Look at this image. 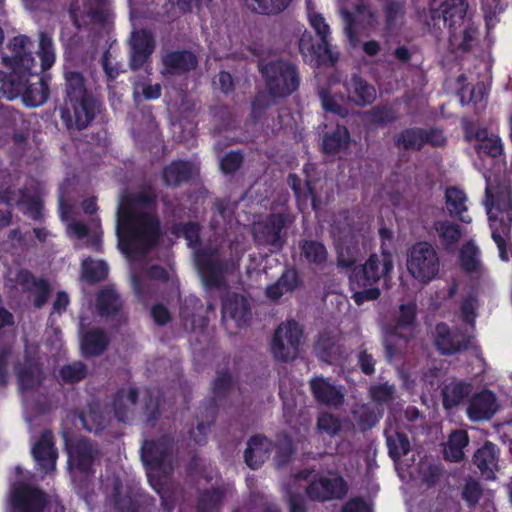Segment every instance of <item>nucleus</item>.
I'll return each mask as SVG.
<instances>
[{
	"instance_id": "nucleus-5",
	"label": "nucleus",
	"mask_w": 512,
	"mask_h": 512,
	"mask_svg": "<svg viewBox=\"0 0 512 512\" xmlns=\"http://www.w3.org/2000/svg\"><path fill=\"white\" fill-rule=\"evenodd\" d=\"M309 22L318 39L307 32L300 37L298 47L304 62L315 68L333 67L338 61V53L331 49L329 25L319 13L311 14Z\"/></svg>"
},
{
	"instance_id": "nucleus-52",
	"label": "nucleus",
	"mask_w": 512,
	"mask_h": 512,
	"mask_svg": "<svg viewBox=\"0 0 512 512\" xmlns=\"http://www.w3.org/2000/svg\"><path fill=\"white\" fill-rule=\"evenodd\" d=\"M424 128L409 127L401 130L394 138V144L404 150L420 151L423 148Z\"/></svg>"
},
{
	"instance_id": "nucleus-23",
	"label": "nucleus",
	"mask_w": 512,
	"mask_h": 512,
	"mask_svg": "<svg viewBox=\"0 0 512 512\" xmlns=\"http://www.w3.org/2000/svg\"><path fill=\"white\" fill-rule=\"evenodd\" d=\"M221 313L223 319L234 320L239 328L248 325L252 317L248 299L232 291L226 292L222 297Z\"/></svg>"
},
{
	"instance_id": "nucleus-58",
	"label": "nucleus",
	"mask_w": 512,
	"mask_h": 512,
	"mask_svg": "<svg viewBox=\"0 0 512 512\" xmlns=\"http://www.w3.org/2000/svg\"><path fill=\"white\" fill-rule=\"evenodd\" d=\"M224 494L219 488L206 490L198 500V512H218L223 501Z\"/></svg>"
},
{
	"instance_id": "nucleus-3",
	"label": "nucleus",
	"mask_w": 512,
	"mask_h": 512,
	"mask_svg": "<svg viewBox=\"0 0 512 512\" xmlns=\"http://www.w3.org/2000/svg\"><path fill=\"white\" fill-rule=\"evenodd\" d=\"M63 104L60 117L69 130L86 129L103 110L100 97L87 86L83 73L77 70L64 72Z\"/></svg>"
},
{
	"instance_id": "nucleus-27",
	"label": "nucleus",
	"mask_w": 512,
	"mask_h": 512,
	"mask_svg": "<svg viewBox=\"0 0 512 512\" xmlns=\"http://www.w3.org/2000/svg\"><path fill=\"white\" fill-rule=\"evenodd\" d=\"M341 337L338 333L330 330H324L319 333L314 344V353L316 357L328 364L341 358L343 350Z\"/></svg>"
},
{
	"instance_id": "nucleus-10",
	"label": "nucleus",
	"mask_w": 512,
	"mask_h": 512,
	"mask_svg": "<svg viewBox=\"0 0 512 512\" xmlns=\"http://www.w3.org/2000/svg\"><path fill=\"white\" fill-rule=\"evenodd\" d=\"M406 266L414 279L427 284L438 275L440 259L432 244L419 241L409 249Z\"/></svg>"
},
{
	"instance_id": "nucleus-46",
	"label": "nucleus",
	"mask_w": 512,
	"mask_h": 512,
	"mask_svg": "<svg viewBox=\"0 0 512 512\" xmlns=\"http://www.w3.org/2000/svg\"><path fill=\"white\" fill-rule=\"evenodd\" d=\"M233 388L234 379L229 370H218L212 383V406L214 409L230 395Z\"/></svg>"
},
{
	"instance_id": "nucleus-28",
	"label": "nucleus",
	"mask_w": 512,
	"mask_h": 512,
	"mask_svg": "<svg viewBox=\"0 0 512 512\" xmlns=\"http://www.w3.org/2000/svg\"><path fill=\"white\" fill-rule=\"evenodd\" d=\"M497 411L495 394L485 389L475 394L467 407V415L472 421L489 420Z\"/></svg>"
},
{
	"instance_id": "nucleus-57",
	"label": "nucleus",
	"mask_w": 512,
	"mask_h": 512,
	"mask_svg": "<svg viewBox=\"0 0 512 512\" xmlns=\"http://www.w3.org/2000/svg\"><path fill=\"white\" fill-rule=\"evenodd\" d=\"M87 376V366L82 361L63 365L59 370L60 379L66 384H75Z\"/></svg>"
},
{
	"instance_id": "nucleus-39",
	"label": "nucleus",
	"mask_w": 512,
	"mask_h": 512,
	"mask_svg": "<svg viewBox=\"0 0 512 512\" xmlns=\"http://www.w3.org/2000/svg\"><path fill=\"white\" fill-rule=\"evenodd\" d=\"M499 448L490 441H486L474 454V464L487 479L494 478L498 466Z\"/></svg>"
},
{
	"instance_id": "nucleus-26",
	"label": "nucleus",
	"mask_w": 512,
	"mask_h": 512,
	"mask_svg": "<svg viewBox=\"0 0 512 512\" xmlns=\"http://www.w3.org/2000/svg\"><path fill=\"white\" fill-rule=\"evenodd\" d=\"M32 455L44 473L55 469L57 452L54 447V435L44 430L32 448Z\"/></svg>"
},
{
	"instance_id": "nucleus-45",
	"label": "nucleus",
	"mask_w": 512,
	"mask_h": 512,
	"mask_svg": "<svg viewBox=\"0 0 512 512\" xmlns=\"http://www.w3.org/2000/svg\"><path fill=\"white\" fill-rule=\"evenodd\" d=\"M323 110L341 118L349 115V109L344 104L346 96L342 93H332L329 88H321L318 92Z\"/></svg>"
},
{
	"instance_id": "nucleus-4",
	"label": "nucleus",
	"mask_w": 512,
	"mask_h": 512,
	"mask_svg": "<svg viewBox=\"0 0 512 512\" xmlns=\"http://www.w3.org/2000/svg\"><path fill=\"white\" fill-rule=\"evenodd\" d=\"M483 204L488 216L491 237L498 248L499 257L502 261H508L507 246L511 240L512 229L511 187L498 184L494 191L489 180H487Z\"/></svg>"
},
{
	"instance_id": "nucleus-51",
	"label": "nucleus",
	"mask_w": 512,
	"mask_h": 512,
	"mask_svg": "<svg viewBox=\"0 0 512 512\" xmlns=\"http://www.w3.org/2000/svg\"><path fill=\"white\" fill-rule=\"evenodd\" d=\"M382 10L385 21L384 29L387 33H392L404 18L405 2L403 0H385Z\"/></svg>"
},
{
	"instance_id": "nucleus-17",
	"label": "nucleus",
	"mask_w": 512,
	"mask_h": 512,
	"mask_svg": "<svg viewBox=\"0 0 512 512\" xmlns=\"http://www.w3.org/2000/svg\"><path fill=\"white\" fill-rule=\"evenodd\" d=\"M471 339L463 330L451 329L445 322H440L435 327L434 344L442 355L450 356L468 350Z\"/></svg>"
},
{
	"instance_id": "nucleus-63",
	"label": "nucleus",
	"mask_w": 512,
	"mask_h": 512,
	"mask_svg": "<svg viewBox=\"0 0 512 512\" xmlns=\"http://www.w3.org/2000/svg\"><path fill=\"white\" fill-rule=\"evenodd\" d=\"M483 495V489L481 484L474 480H467L462 489V499L466 502L467 506L472 508L475 507Z\"/></svg>"
},
{
	"instance_id": "nucleus-59",
	"label": "nucleus",
	"mask_w": 512,
	"mask_h": 512,
	"mask_svg": "<svg viewBox=\"0 0 512 512\" xmlns=\"http://www.w3.org/2000/svg\"><path fill=\"white\" fill-rule=\"evenodd\" d=\"M369 395L377 406L383 407L394 400L395 387L387 382L374 384L369 387Z\"/></svg>"
},
{
	"instance_id": "nucleus-20",
	"label": "nucleus",
	"mask_w": 512,
	"mask_h": 512,
	"mask_svg": "<svg viewBox=\"0 0 512 512\" xmlns=\"http://www.w3.org/2000/svg\"><path fill=\"white\" fill-rule=\"evenodd\" d=\"M416 304L406 303L401 304L399 307V315L393 325H390L386 329L384 338V347L389 357L396 353V346L392 343V340L396 337H403L401 332L404 330L412 331L416 326Z\"/></svg>"
},
{
	"instance_id": "nucleus-21",
	"label": "nucleus",
	"mask_w": 512,
	"mask_h": 512,
	"mask_svg": "<svg viewBox=\"0 0 512 512\" xmlns=\"http://www.w3.org/2000/svg\"><path fill=\"white\" fill-rule=\"evenodd\" d=\"M346 101L357 107H366L373 104L377 98L375 87L360 74L353 73L343 81Z\"/></svg>"
},
{
	"instance_id": "nucleus-16",
	"label": "nucleus",
	"mask_w": 512,
	"mask_h": 512,
	"mask_svg": "<svg viewBox=\"0 0 512 512\" xmlns=\"http://www.w3.org/2000/svg\"><path fill=\"white\" fill-rule=\"evenodd\" d=\"M175 444V438L171 434L145 440L141 447L144 464L150 469L159 470L165 463H171Z\"/></svg>"
},
{
	"instance_id": "nucleus-15",
	"label": "nucleus",
	"mask_w": 512,
	"mask_h": 512,
	"mask_svg": "<svg viewBox=\"0 0 512 512\" xmlns=\"http://www.w3.org/2000/svg\"><path fill=\"white\" fill-rule=\"evenodd\" d=\"M305 492L310 500L323 503L345 498L349 492V485L341 475L320 476L309 483Z\"/></svg>"
},
{
	"instance_id": "nucleus-44",
	"label": "nucleus",
	"mask_w": 512,
	"mask_h": 512,
	"mask_svg": "<svg viewBox=\"0 0 512 512\" xmlns=\"http://www.w3.org/2000/svg\"><path fill=\"white\" fill-rule=\"evenodd\" d=\"M399 118L397 108L391 104L380 103L365 111L363 119L367 124L374 127H384L396 122Z\"/></svg>"
},
{
	"instance_id": "nucleus-53",
	"label": "nucleus",
	"mask_w": 512,
	"mask_h": 512,
	"mask_svg": "<svg viewBox=\"0 0 512 512\" xmlns=\"http://www.w3.org/2000/svg\"><path fill=\"white\" fill-rule=\"evenodd\" d=\"M292 0H245L247 8L261 15H277L287 9Z\"/></svg>"
},
{
	"instance_id": "nucleus-36",
	"label": "nucleus",
	"mask_w": 512,
	"mask_h": 512,
	"mask_svg": "<svg viewBox=\"0 0 512 512\" xmlns=\"http://www.w3.org/2000/svg\"><path fill=\"white\" fill-rule=\"evenodd\" d=\"M444 200L448 215L457 218L459 221L469 224L472 218L465 215L468 211L466 202L468 200L466 193L457 186H449L445 190Z\"/></svg>"
},
{
	"instance_id": "nucleus-50",
	"label": "nucleus",
	"mask_w": 512,
	"mask_h": 512,
	"mask_svg": "<svg viewBox=\"0 0 512 512\" xmlns=\"http://www.w3.org/2000/svg\"><path fill=\"white\" fill-rule=\"evenodd\" d=\"M471 392V386L465 382H451L442 389V402L446 409L458 406Z\"/></svg>"
},
{
	"instance_id": "nucleus-11",
	"label": "nucleus",
	"mask_w": 512,
	"mask_h": 512,
	"mask_svg": "<svg viewBox=\"0 0 512 512\" xmlns=\"http://www.w3.org/2000/svg\"><path fill=\"white\" fill-rule=\"evenodd\" d=\"M461 126L464 140L474 142L473 148L480 158H498L504 154L503 142L498 134L468 118L462 119Z\"/></svg>"
},
{
	"instance_id": "nucleus-61",
	"label": "nucleus",
	"mask_w": 512,
	"mask_h": 512,
	"mask_svg": "<svg viewBox=\"0 0 512 512\" xmlns=\"http://www.w3.org/2000/svg\"><path fill=\"white\" fill-rule=\"evenodd\" d=\"M244 154L241 150L230 151L220 160V170L225 175H234L243 165Z\"/></svg>"
},
{
	"instance_id": "nucleus-54",
	"label": "nucleus",
	"mask_w": 512,
	"mask_h": 512,
	"mask_svg": "<svg viewBox=\"0 0 512 512\" xmlns=\"http://www.w3.org/2000/svg\"><path fill=\"white\" fill-rule=\"evenodd\" d=\"M386 443L388 455L394 462L406 456L411 449L409 438L404 432H395L394 434L387 435Z\"/></svg>"
},
{
	"instance_id": "nucleus-37",
	"label": "nucleus",
	"mask_w": 512,
	"mask_h": 512,
	"mask_svg": "<svg viewBox=\"0 0 512 512\" xmlns=\"http://www.w3.org/2000/svg\"><path fill=\"white\" fill-rule=\"evenodd\" d=\"M463 29L458 32V28L449 31V43L456 50L463 53L470 52L478 40L479 27L472 19L462 23Z\"/></svg>"
},
{
	"instance_id": "nucleus-25",
	"label": "nucleus",
	"mask_w": 512,
	"mask_h": 512,
	"mask_svg": "<svg viewBox=\"0 0 512 512\" xmlns=\"http://www.w3.org/2000/svg\"><path fill=\"white\" fill-rule=\"evenodd\" d=\"M310 390L317 403L339 408L344 403V394L339 387L332 384L329 379L322 376L314 377L310 380Z\"/></svg>"
},
{
	"instance_id": "nucleus-33",
	"label": "nucleus",
	"mask_w": 512,
	"mask_h": 512,
	"mask_svg": "<svg viewBox=\"0 0 512 512\" xmlns=\"http://www.w3.org/2000/svg\"><path fill=\"white\" fill-rule=\"evenodd\" d=\"M270 452L271 442L268 438L261 434L253 435L247 442L244 461L251 469H258L269 458Z\"/></svg>"
},
{
	"instance_id": "nucleus-41",
	"label": "nucleus",
	"mask_w": 512,
	"mask_h": 512,
	"mask_svg": "<svg viewBox=\"0 0 512 512\" xmlns=\"http://www.w3.org/2000/svg\"><path fill=\"white\" fill-rule=\"evenodd\" d=\"M468 3L466 0H445L441 4L444 25L450 30L460 28L466 22Z\"/></svg>"
},
{
	"instance_id": "nucleus-56",
	"label": "nucleus",
	"mask_w": 512,
	"mask_h": 512,
	"mask_svg": "<svg viewBox=\"0 0 512 512\" xmlns=\"http://www.w3.org/2000/svg\"><path fill=\"white\" fill-rule=\"evenodd\" d=\"M38 55L41 61V71L45 72L50 69L55 63V49L52 38L42 32L39 37Z\"/></svg>"
},
{
	"instance_id": "nucleus-62",
	"label": "nucleus",
	"mask_w": 512,
	"mask_h": 512,
	"mask_svg": "<svg viewBox=\"0 0 512 512\" xmlns=\"http://www.w3.org/2000/svg\"><path fill=\"white\" fill-rule=\"evenodd\" d=\"M111 502L119 512H137L138 507L131 495L123 494L119 486H115L111 495Z\"/></svg>"
},
{
	"instance_id": "nucleus-1",
	"label": "nucleus",
	"mask_w": 512,
	"mask_h": 512,
	"mask_svg": "<svg viewBox=\"0 0 512 512\" xmlns=\"http://www.w3.org/2000/svg\"><path fill=\"white\" fill-rule=\"evenodd\" d=\"M31 41L25 36L14 37L10 43L12 56H3L0 70L2 96L8 100L21 97L27 107L43 105L49 98L51 77L33 71L35 59L30 50Z\"/></svg>"
},
{
	"instance_id": "nucleus-60",
	"label": "nucleus",
	"mask_w": 512,
	"mask_h": 512,
	"mask_svg": "<svg viewBox=\"0 0 512 512\" xmlns=\"http://www.w3.org/2000/svg\"><path fill=\"white\" fill-rule=\"evenodd\" d=\"M316 428L319 433L334 437L342 430V423L339 417L325 412L318 416Z\"/></svg>"
},
{
	"instance_id": "nucleus-24",
	"label": "nucleus",
	"mask_w": 512,
	"mask_h": 512,
	"mask_svg": "<svg viewBox=\"0 0 512 512\" xmlns=\"http://www.w3.org/2000/svg\"><path fill=\"white\" fill-rule=\"evenodd\" d=\"M162 74L182 76L194 70L198 65L195 53L187 49H177L162 55Z\"/></svg>"
},
{
	"instance_id": "nucleus-32",
	"label": "nucleus",
	"mask_w": 512,
	"mask_h": 512,
	"mask_svg": "<svg viewBox=\"0 0 512 512\" xmlns=\"http://www.w3.org/2000/svg\"><path fill=\"white\" fill-rule=\"evenodd\" d=\"M139 398L137 387L119 388L112 397V409L119 422L127 423Z\"/></svg>"
},
{
	"instance_id": "nucleus-49",
	"label": "nucleus",
	"mask_w": 512,
	"mask_h": 512,
	"mask_svg": "<svg viewBox=\"0 0 512 512\" xmlns=\"http://www.w3.org/2000/svg\"><path fill=\"white\" fill-rule=\"evenodd\" d=\"M108 273L109 267L103 260L88 257L81 263V278L90 285L104 281Z\"/></svg>"
},
{
	"instance_id": "nucleus-19",
	"label": "nucleus",
	"mask_w": 512,
	"mask_h": 512,
	"mask_svg": "<svg viewBox=\"0 0 512 512\" xmlns=\"http://www.w3.org/2000/svg\"><path fill=\"white\" fill-rule=\"evenodd\" d=\"M130 47L129 66L137 71L149 62L156 48V40L151 31L140 29L132 33Z\"/></svg>"
},
{
	"instance_id": "nucleus-48",
	"label": "nucleus",
	"mask_w": 512,
	"mask_h": 512,
	"mask_svg": "<svg viewBox=\"0 0 512 512\" xmlns=\"http://www.w3.org/2000/svg\"><path fill=\"white\" fill-rule=\"evenodd\" d=\"M350 142V133L346 126L337 125L332 132H328L323 137V153L334 155L345 148Z\"/></svg>"
},
{
	"instance_id": "nucleus-43",
	"label": "nucleus",
	"mask_w": 512,
	"mask_h": 512,
	"mask_svg": "<svg viewBox=\"0 0 512 512\" xmlns=\"http://www.w3.org/2000/svg\"><path fill=\"white\" fill-rule=\"evenodd\" d=\"M42 374V367L39 363L26 359L24 365H20L16 370L19 389L23 392L36 389L42 382Z\"/></svg>"
},
{
	"instance_id": "nucleus-8",
	"label": "nucleus",
	"mask_w": 512,
	"mask_h": 512,
	"mask_svg": "<svg viewBox=\"0 0 512 512\" xmlns=\"http://www.w3.org/2000/svg\"><path fill=\"white\" fill-rule=\"evenodd\" d=\"M195 263L206 288L226 286L225 274L229 271L230 261L221 256L219 247L207 245L196 250Z\"/></svg>"
},
{
	"instance_id": "nucleus-35",
	"label": "nucleus",
	"mask_w": 512,
	"mask_h": 512,
	"mask_svg": "<svg viewBox=\"0 0 512 512\" xmlns=\"http://www.w3.org/2000/svg\"><path fill=\"white\" fill-rule=\"evenodd\" d=\"M110 337L102 328L86 331L80 340L81 352L84 357L101 356L109 347Z\"/></svg>"
},
{
	"instance_id": "nucleus-55",
	"label": "nucleus",
	"mask_w": 512,
	"mask_h": 512,
	"mask_svg": "<svg viewBox=\"0 0 512 512\" xmlns=\"http://www.w3.org/2000/svg\"><path fill=\"white\" fill-rule=\"evenodd\" d=\"M173 233L177 236H183L187 241L188 247L195 248L201 244V226L194 221L180 222L174 225Z\"/></svg>"
},
{
	"instance_id": "nucleus-29",
	"label": "nucleus",
	"mask_w": 512,
	"mask_h": 512,
	"mask_svg": "<svg viewBox=\"0 0 512 512\" xmlns=\"http://www.w3.org/2000/svg\"><path fill=\"white\" fill-rule=\"evenodd\" d=\"M18 194L19 197L16 199V205L18 207H24V213L34 221H42L43 215V202L38 195H32L25 188L19 189L17 192L7 189L3 195V201L9 204L15 198L14 195Z\"/></svg>"
},
{
	"instance_id": "nucleus-64",
	"label": "nucleus",
	"mask_w": 512,
	"mask_h": 512,
	"mask_svg": "<svg viewBox=\"0 0 512 512\" xmlns=\"http://www.w3.org/2000/svg\"><path fill=\"white\" fill-rule=\"evenodd\" d=\"M382 417V411H376L375 408L364 406L357 419V425L362 432L373 428Z\"/></svg>"
},
{
	"instance_id": "nucleus-18",
	"label": "nucleus",
	"mask_w": 512,
	"mask_h": 512,
	"mask_svg": "<svg viewBox=\"0 0 512 512\" xmlns=\"http://www.w3.org/2000/svg\"><path fill=\"white\" fill-rule=\"evenodd\" d=\"M11 505L18 512H43L48 500L41 489L20 483L11 492Z\"/></svg>"
},
{
	"instance_id": "nucleus-13",
	"label": "nucleus",
	"mask_w": 512,
	"mask_h": 512,
	"mask_svg": "<svg viewBox=\"0 0 512 512\" xmlns=\"http://www.w3.org/2000/svg\"><path fill=\"white\" fill-rule=\"evenodd\" d=\"M303 330L295 320L281 323L274 332L271 352L275 359L283 362L294 360L301 343Z\"/></svg>"
},
{
	"instance_id": "nucleus-38",
	"label": "nucleus",
	"mask_w": 512,
	"mask_h": 512,
	"mask_svg": "<svg viewBox=\"0 0 512 512\" xmlns=\"http://www.w3.org/2000/svg\"><path fill=\"white\" fill-rule=\"evenodd\" d=\"M193 177V166L185 160L172 161L162 170V180L165 186L177 188L189 182Z\"/></svg>"
},
{
	"instance_id": "nucleus-12",
	"label": "nucleus",
	"mask_w": 512,
	"mask_h": 512,
	"mask_svg": "<svg viewBox=\"0 0 512 512\" xmlns=\"http://www.w3.org/2000/svg\"><path fill=\"white\" fill-rule=\"evenodd\" d=\"M293 217L288 211L272 212L255 227L254 239L259 245L269 246L276 251L286 243L287 228Z\"/></svg>"
},
{
	"instance_id": "nucleus-14",
	"label": "nucleus",
	"mask_w": 512,
	"mask_h": 512,
	"mask_svg": "<svg viewBox=\"0 0 512 512\" xmlns=\"http://www.w3.org/2000/svg\"><path fill=\"white\" fill-rule=\"evenodd\" d=\"M302 172L304 174V181L295 173H289L287 176V184L293 191L297 205L307 206L311 204L313 210H317L319 198L315 188L316 179V165L312 162H307L303 165Z\"/></svg>"
},
{
	"instance_id": "nucleus-47",
	"label": "nucleus",
	"mask_w": 512,
	"mask_h": 512,
	"mask_svg": "<svg viewBox=\"0 0 512 512\" xmlns=\"http://www.w3.org/2000/svg\"><path fill=\"white\" fill-rule=\"evenodd\" d=\"M469 443V437L465 430L453 431L443 450L445 460L459 462L464 458V448Z\"/></svg>"
},
{
	"instance_id": "nucleus-2",
	"label": "nucleus",
	"mask_w": 512,
	"mask_h": 512,
	"mask_svg": "<svg viewBox=\"0 0 512 512\" xmlns=\"http://www.w3.org/2000/svg\"><path fill=\"white\" fill-rule=\"evenodd\" d=\"M157 198L153 185L144 184L137 193L119 205L116 232L119 247L123 252H147L157 245L161 236L158 216L136 209L137 205L155 209Z\"/></svg>"
},
{
	"instance_id": "nucleus-30",
	"label": "nucleus",
	"mask_w": 512,
	"mask_h": 512,
	"mask_svg": "<svg viewBox=\"0 0 512 512\" xmlns=\"http://www.w3.org/2000/svg\"><path fill=\"white\" fill-rule=\"evenodd\" d=\"M301 259L313 270H323L328 261V250L318 240L300 239L298 243Z\"/></svg>"
},
{
	"instance_id": "nucleus-9",
	"label": "nucleus",
	"mask_w": 512,
	"mask_h": 512,
	"mask_svg": "<svg viewBox=\"0 0 512 512\" xmlns=\"http://www.w3.org/2000/svg\"><path fill=\"white\" fill-rule=\"evenodd\" d=\"M63 436L69 470L85 477L93 475L94 464L100 457L97 445L86 437H72L66 432Z\"/></svg>"
},
{
	"instance_id": "nucleus-42",
	"label": "nucleus",
	"mask_w": 512,
	"mask_h": 512,
	"mask_svg": "<svg viewBox=\"0 0 512 512\" xmlns=\"http://www.w3.org/2000/svg\"><path fill=\"white\" fill-rule=\"evenodd\" d=\"M459 263L461 269L469 275H481L483 263L481 252L473 240L465 242L459 250Z\"/></svg>"
},
{
	"instance_id": "nucleus-34",
	"label": "nucleus",
	"mask_w": 512,
	"mask_h": 512,
	"mask_svg": "<svg viewBox=\"0 0 512 512\" xmlns=\"http://www.w3.org/2000/svg\"><path fill=\"white\" fill-rule=\"evenodd\" d=\"M121 295L112 285L105 286L96 294L95 306L99 316L113 317L121 313L123 309Z\"/></svg>"
},
{
	"instance_id": "nucleus-7",
	"label": "nucleus",
	"mask_w": 512,
	"mask_h": 512,
	"mask_svg": "<svg viewBox=\"0 0 512 512\" xmlns=\"http://www.w3.org/2000/svg\"><path fill=\"white\" fill-rule=\"evenodd\" d=\"M268 94L272 98L284 99L298 91L301 76L298 67L289 60L276 59L259 68Z\"/></svg>"
},
{
	"instance_id": "nucleus-40",
	"label": "nucleus",
	"mask_w": 512,
	"mask_h": 512,
	"mask_svg": "<svg viewBox=\"0 0 512 512\" xmlns=\"http://www.w3.org/2000/svg\"><path fill=\"white\" fill-rule=\"evenodd\" d=\"M432 228L447 251L454 250L464 234L463 228L458 223L447 219L434 221Z\"/></svg>"
},
{
	"instance_id": "nucleus-6",
	"label": "nucleus",
	"mask_w": 512,
	"mask_h": 512,
	"mask_svg": "<svg viewBox=\"0 0 512 512\" xmlns=\"http://www.w3.org/2000/svg\"><path fill=\"white\" fill-rule=\"evenodd\" d=\"M337 264L341 268L351 269L349 285L354 288H364L377 284L381 279L390 278L394 268L393 255L388 250H382L381 254H371L362 265H356L353 256H345L338 253Z\"/></svg>"
},
{
	"instance_id": "nucleus-22",
	"label": "nucleus",
	"mask_w": 512,
	"mask_h": 512,
	"mask_svg": "<svg viewBox=\"0 0 512 512\" xmlns=\"http://www.w3.org/2000/svg\"><path fill=\"white\" fill-rule=\"evenodd\" d=\"M83 12L79 16L76 10L71 9L69 14L76 28L90 23L104 26L108 22L110 8L108 0H82Z\"/></svg>"
},
{
	"instance_id": "nucleus-31",
	"label": "nucleus",
	"mask_w": 512,
	"mask_h": 512,
	"mask_svg": "<svg viewBox=\"0 0 512 512\" xmlns=\"http://www.w3.org/2000/svg\"><path fill=\"white\" fill-rule=\"evenodd\" d=\"M302 278L295 267L286 268L276 282L268 285L265 295L271 300H279L285 293H292L302 285Z\"/></svg>"
}]
</instances>
